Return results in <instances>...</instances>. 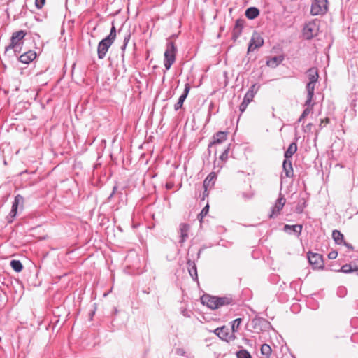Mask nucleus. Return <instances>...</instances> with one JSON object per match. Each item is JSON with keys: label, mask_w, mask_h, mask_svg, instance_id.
Returning a JSON list of instances; mask_svg holds the SVG:
<instances>
[{"label": "nucleus", "mask_w": 358, "mask_h": 358, "mask_svg": "<svg viewBox=\"0 0 358 358\" xmlns=\"http://www.w3.org/2000/svg\"><path fill=\"white\" fill-rule=\"evenodd\" d=\"M116 28L113 24L110 34L98 44L97 55L99 59H103L108 51L109 48L112 45L116 38Z\"/></svg>", "instance_id": "nucleus-1"}, {"label": "nucleus", "mask_w": 358, "mask_h": 358, "mask_svg": "<svg viewBox=\"0 0 358 358\" xmlns=\"http://www.w3.org/2000/svg\"><path fill=\"white\" fill-rule=\"evenodd\" d=\"M177 50V47L175 45V43L169 39L166 43L164 59V65L166 71L169 70L171 66L175 62Z\"/></svg>", "instance_id": "nucleus-2"}, {"label": "nucleus", "mask_w": 358, "mask_h": 358, "mask_svg": "<svg viewBox=\"0 0 358 358\" xmlns=\"http://www.w3.org/2000/svg\"><path fill=\"white\" fill-rule=\"evenodd\" d=\"M27 35V31L24 30H20L13 33L10 38V43L6 48V51L9 49H13L15 52H20L23 44V39Z\"/></svg>", "instance_id": "nucleus-3"}, {"label": "nucleus", "mask_w": 358, "mask_h": 358, "mask_svg": "<svg viewBox=\"0 0 358 358\" xmlns=\"http://www.w3.org/2000/svg\"><path fill=\"white\" fill-rule=\"evenodd\" d=\"M328 10L327 0H313L311 4L310 13L312 15H324Z\"/></svg>", "instance_id": "nucleus-4"}, {"label": "nucleus", "mask_w": 358, "mask_h": 358, "mask_svg": "<svg viewBox=\"0 0 358 358\" xmlns=\"http://www.w3.org/2000/svg\"><path fill=\"white\" fill-rule=\"evenodd\" d=\"M318 25L315 20L308 22L305 24L303 29V36L307 40L312 39L317 34Z\"/></svg>", "instance_id": "nucleus-5"}, {"label": "nucleus", "mask_w": 358, "mask_h": 358, "mask_svg": "<svg viewBox=\"0 0 358 358\" xmlns=\"http://www.w3.org/2000/svg\"><path fill=\"white\" fill-rule=\"evenodd\" d=\"M307 257L309 264L312 266L313 269H322L324 268V264L322 255L308 252Z\"/></svg>", "instance_id": "nucleus-6"}, {"label": "nucleus", "mask_w": 358, "mask_h": 358, "mask_svg": "<svg viewBox=\"0 0 358 358\" xmlns=\"http://www.w3.org/2000/svg\"><path fill=\"white\" fill-rule=\"evenodd\" d=\"M214 333L222 341L231 342L236 338L234 334L230 333L229 329L226 326L218 327L214 330Z\"/></svg>", "instance_id": "nucleus-7"}, {"label": "nucleus", "mask_w": 358, "mask_h": 358, "mask_svg": "<svg viewBox=\"0 0 358 358\" xmlns=\"http://www.w3.org/2000/svg\"><path fill=\"white\" fill-rule=\"evenodd\" d=\"M24 197L20 194H17L15 196L14 201L12 203L11 210L6 217L7 222L11 223L17 213V209L20 204H23Z\"/></svg>", "instance_id": "nucleus-8"}, {"label": "nucleus", "mask_w": 358, "mask_h": 358, "mask_svg": "<svg viewBox=\"0 0 358 358\" xmlns=\"http://www.w3.org/2000/svg\"><path fill=\"white\" fill-rule=\"evenodd\" d=\"M264 45V38L261 34L257 31H254L252 34L248 52H252L258 48L262 47Z\"/></svg>", "instance_id": "nucleus-9"}, {"label": "nucleus", "mask_w": 358, "mask_h": 358, "mask_svg": "<svg viewBox=\"0 0 358 358\" xmlns=\"http://www.w3.org/2000/svg\"><path fill=\"white\" fill-rule=\"evenodd\" d=\"M285 202V198L280 194L279 198L275 201V204L271 208V213L269 215V218H273L278 216L284 207Z\"/></svg>", "instance_id": "nucleus-10"}, {"label": "nucleus", "mask_w": 358, "mask_h": 358, "mask_svg": "<svg viewBox=\"0 0 358 358\" xmlns=\"http://www.w3.org/2000/svg\"><path fill=\"white\" fill-rule=\"evenodd\" d=\"M244 23L245 20L243 19H238L236 20L235 24L232 29L231 35V39L234 41H236L241 36L244 27Z\"/></svg>", "instance_id": "nucleus-11"}, {"label": "nucleus", "mask_w": 358, "mask_h": 358, "mask_svg": "<svg viewBox=\"0 0 358 358\" xmlns=\"http://www.w3.org/2000/svg\"><path fill=\"white\" fill-rule=\"evenodd\" d=\"M283 174L286 178H292L294 176V170L290 159H284L282 162V173L281 174V178L283 177Z\"/></svg>", "instance_id": "nucleus-12"}, {"label": "nucleus", "mask_w": 358, "mask_h": 358, "mask_svg": "<svg viewBox=\"0 0 358 358\" xmlns=\"http://www.w3.org/2000/svg\"><path fill=\"white\" fill-rule=\"evenodd\" d=\"M190 229V226L189 224L187 223H181L179 227V233H180V239L178 242L182 245L183 244L187 239L188 238L189 236V231Z\"/></svg>", "instance_id": "nucleus-13"}, {"label": "nucleus", "mask_w": 358, "mask_h": 358, "mask_svg": "<svg viewBox=\"0 0 358 358\" xmlns=\"http://www.w3.org/2000/svg\"><path fill=\"white\" fill-rule=\"evenodd\" d=\"M303 226L301 224H285L283 231L289 234H294L297 237H299L302 232Z\"/></svg>", "instance_id": "nucleus-14"}, {"label": "nucleus", "mask_w": 358, "mask_h": 358, "mask_svg": "<svg viewBox=\"0 0 358 358\" xmlns=\"http://www.w3.org/2000/svg\"><path fill=\"white\" fill-rule=\"evenodd\" d=\"M227 131H217L213 136V141L208 145V150L210 148L215 144H220L226 141L227 137Z\"/></svg>", "instance_id": "nucleus-15"}, {"label": "nucleus", "mask_w": 358, "mask_h": 358, "mask_svg": "<svg viewBox=\"0 0 358 358\" xmlns=\"http://www.w3.org/2000/svg\"><path fill=\"white\" fill-rule=\"evenodd\" d=\"M215 300L216 296L208 294H205L201 297L202 303L206 305L212 310L217 309V303Z\"/></svg>", "instance_id": "nucleus-16"}, {"label": "nucleus", "mask_w": 358, "mask_h": 358, "mask_svg": "<svg viewBox=\"0 0 358 358\" xmlns=\"http://www.w3.org/2000/svg\"><path fill=\"white\" fill-rule=\"evenodd\" d=\"M315 83V82H308L306 85L307 99L304 103L305 106H309L313 101Z\"/></svg>", "instance_id": "nucleus-17"}, {"label": "nucleus", "mask_w": 358, "mask_h": 358, "mask_svg": "<svg viewBox=\"0 0 358 358\" xmlns=\"http://www.w3.org/2000/svg\"><path fill=\"white\" fill-rule=\"evenodd\" d=\"M189 90H190V85L189 83H186L185 85V89L183 91V93L179 97L178 102L174 105L175 110H178L180 108H182L183 103L189 94Z\"/></svg>", "instance_id": "nucleus-18"}, {"label": "nucleus", "mask_w": 358, "mask_h": 358, "mask_svg": "<svg viewBox=\"0 0 358 358\" xmlns=\"http://www.w3.org/2000/svg\"><path fill=\"white\" fill-rule=\"evenodd\" d=\"M36 57V53L34 50H29L21 55L19 60L24 64H29Z\"/></svg>", "instance_id": "nucleus-19"}, {"label": "nucleus", "mask_w": 358, "mask_h": 358, "mask_svg": "<svg viewBox=\"0 0 358 358\" xmlns=\"http://www.w3.org/2000/svg\"><path fill=\"white\" fill-rule=\"evenodd\" d=\"M254 98V93L251 92H247L244 96L242 103L239 106V110L243 113L247 108L248 104L252 101Z\"/></svg>", "instance_id": "nucleus-20"}, {"label": "nucleus", "mask_w": 358, "mask_h": 358, "mask_svg": "<svg viewBox=\"0 0 358 358\" xmlns=\"http://www.w3.org/2000/svg\"><path fill=\"white\" fill-rule=\"evenodd\" d=\"M187 266L190 276L194 281L198 282L197 268L195 262L189 259L187 262Z\"/></svg>", "instance_id": "nucleus-21"}, {"label": "nucleus", "mask_w": 358, "mask_h": 358, "mask_svg": "<svg viewBox=\"0 0 358 358\" xmlns=\"http://www.w3.org/2000/svg\"><path fill=\"white\" fill-rule=\"evenodd\" d=\"M215 301H217V308H219L222 306H227V305L234 303V300L233 299L232 296L230 295L224 296H222V297L216 296Z\"/></svg>", "instance_id": "nucleus-22"}, {"label": "nucleus", "mask_w": 358, "mask_h": 358, "mask_svg": "<svg viewBox=\"0 0 358 358\" xmlns=\"http://www.w3.org/2000/svg\"><path fill=\"white\" fill-rule=\"evenodd\" d=\"M216 178L217 176L215 172L209 173L203 181L204 189L212 188L215 185Z\"/></svg>", "instance_id": "nucleus-23"}, {"label": "nucleus", "mask_w": 358, "mask_h": 358, "mask_svg": "<svg viewBox=\"0 0 358 358\" xmlns=\"http://www.w3.org/2000/svg\"><path fill=\"white\" fill-rule=\"evenodd\" d=\"M297 151V144L296 142L292 143L284 153L285 159H290L293 155Z\"/></svg>", "instance_id": "nucleus-24"}, {"label": "nucleus", "mask_w": 358, "mask_h": 358, "mask_svg": "<svg viewBox=\"0 0 358 358\" xmlns=\"http://www.w3.org/2000/svg\"><path fill=\"white\" fill-rule=\"evenodd\" d=\"M246 17L249 20H253L259 15V10L256 7L248 8L245 13Z\"/></svg>", "instance_id": "nucleus-25"}, {"label": "nucleus", "mask_w": 358, "mask_h": 358, "mask_svg": "<svg viewBox=\"0 0 358 358\" xmlns=\"http://www.w3.org/2000/svg\"><path fill=\"white\" fill-rule=\"evenodd\" d=\"M307 76L309 79V82L317 83L319 76L317 69L316 68H310L307 71Z\"/></svg>", "instance_id": "nucleus-26"}, {"label": "nucleus", "mask_w": 358, "mask_h": 358, "mask_svg": "<svg viewBox=\"0 0 358 358\" xmlns=\"http://www.w3.org/2000/svg\"><path fill=\"white\" fill-rule=\"evenodd\" d=\"M332 238L338 245H341L344 242V236L338 230L335 229L332 231Z\"/></svg>", "instance_id": "nucleus-27"}, {"label": "nucleus", "mask_w": 358, "mask_h": 358, "mask_svg": "<svg viewBox=\"0 0 358 358\" xmlns=\"http://www.w3.org/2000/svg\"><path fill=\"white\" fill-rule=\"evenodd\" d=\"M282 60L283 58L281 57H273L266 61V64L270 67L275 68L278 66Z\"/></svg>", "instance_id": "nucleus-28"}, {"label": "nucleus", "mask_w": 358, "mask_h": 358, "mask_svg": "<svg viewBox=\"0 0 358 358\" xmlns=\"http://www.w3.org/2000/svg\"><path fill=\"white\" fill-rule=\"evenodd\" d=\"M272 352L271 348L268 344H263L261 347V353L265 356L266 358H269Z\"/></svg>", "instance_id": "nucleus-29"}, {"label": "nucleus", "mask_w": 358, "mask_h": 358, "mask_svg": "<svg viewBox=\"0 0 358 358\" xmlns=\"http://www.w3.org/2000/svg\"><path fill=\"white\" fill-rule=\"evenodd\" d=\"M10 266L16 272H20L23 269L22 264L20 260H12L10 262Z\"/></svg>", "instance_id": "nucleus-30"}, {"label": "nucleus", "mask_w": 358, "mask_h": 358, "mask_svg": "<svg viewBox=\"0 0 358 358\" xmlns=\"http://www.w3.org/2000/svg\"><path fill=\"white\" fill-rule=\"evenodd\" d=\"M314 104L315 103H312L311 102L309 106H306V108L303 110L302 114L301 115L300 117L299 118L298 122H301L313 111V107Z\"/></svg>", "instance_id": "nucleus-31"}, {"label": "nucleus", "mask_w": 358, "mask_h": 358, "mask_svg": "<svg viewBox=\"0 0 358 358\" xmlns=\"http://www.w3.org/2000/svg\"><path fill=\"white\" fill-rule=\"evenodd\" d=\"M306 206L307 204L306 199L304 198L301 199L296 206V212L299 214L301 213Z\"/></svg>", "instance_id": "nucleus-32"}, {"label": "nucleus", "mask_w": 358, "mask_h": 358, "mask_svg": "<svg viewBox=\"0 0 358 358\" xmlns=\"http://www.w3.org/2000/svg\"><path fill=\"white\" fill-rule=\"evenodd\" d=\"M241 322V318H236L231 322V331L233 334H234L235 332H238Z\"/></svg>", "instance_id": "nucleus-33"}, {"label": "nucleus", "mask_w": 358, "mask_h": 358, "mask_svg": "<svg viewBox=\"0 0 358 358\" xmlns=\"http://www.w3.org/2000/svg\"><path fill=\"white\" fill-rule=\"evenodd\" d=\"M236 357L237 358H252L250 352L245 349H242L236 352Z\"/></svg>", "instance_id": "nucleus-34"}, {"label": "nucleus", "mask_w": 358, "mask_h": 358, "mask_svg": "<svg viewBox=\"0 0 358 358\" xmlns=\"http://www.w3.org/2000/svg\"><path fill=\"white\" fill-rule=\"evenodd\" d=\"M354 266H352L351 264H346L342 266L339 271L343 272L344 273H350L354 272Z\"/></svg>", "instance_id": "nucleus-35"}, {"label": "nucleus", "mask_w": 358, "mask_h": 358, "mask_svg": "<svg viewBox=\"0 0 358 358\" xmlns=\"http://www.w3.org/2000/svg\"><path fill=\"white\" fill-rule=\"evenodd\" d=\"M208 211L209 205L206 204V206L201 210V213L198 215L200 222H202L203 218L208 214Z\"/></svg>", "instance_id": "nucleus-36"}, {"label": "nucleus", "mask_w": 358, "mask_h": 358, "mask_svg": "<svg viewBox=\"0 0 358 358\" xmlns=\"http://www.w3.org/2000/svg\"><path fill=\"white\" fill-rule=\"evenodd\" d=\"M240 196H241V198L243 199H244L245 201H247L253 197L254 193L251 191L246 192H243L240 193Z\"/></svg>", "instance_id": "nucleus-37"}, {"label": "nucleus", "mask_w": 358, "mask_h": 358, "mask_svg": "<svg viewBox=\"0 0 358 358\" xmlns=\"http://www.w3.org/2000/svg\"><path fill=\"white\" fill-rule=\"evenodd\" d=\"M130 38H131V34H130V32H129L124 37L123 45L121 46V50L122 52H124L125 50Z\"/></svg>", "instance_id": "nucleus-38"}, {"label": "nucleus", "mask_w": 358, "mask_h": 358, "mask_svg": "<svg viewBox=\"0 0 358 358\" xmlns=\"http://www.w3.org/2000/svg\"><path fill=\"white\" fill-rule=\"evenodd\" d=\"M228 153H229V148H227V149H225L223 152L221 154V155L220 156V159L222 161V162H224L227 160V157H228Z\"/></svg>", "instance_id": "nucleus-39"}, {"label": "nucleus", "mask_w": 358, "mask_h": 358, "mask_svg": "<svg viewBox=\"0 0 358 358\" xmlns=\"http://www.w3.org/2000/svg\"><path fill=\"white\" fill-rule=\"evenodd\" d=\"M45 2V0H35V6L38 9L43 8Z\"/></svg>", "instance_id": "nucleus-40"}, {"label": "nucleus", "mask_w": 358, "mask_h": 358, "mask_svg": "<svg viewBox=\"0 0 358 358\" xmlns=\"http://www.w3.org/2000/svg\"><path fill=\"white\" fill-rule=\"evenodd\" d=\"M329 122H330V119L329 117L322 119L320 120V124L319 125L320 129H322L323 128V124L326 125V124H328Z\"/></svg>", "instance_id": "nucleus-41"}, {"label": "nucleus", "mask_w": 358, "mask_h": 358, "mask_svg": "<svg viewBox=\"0 0 358 358\" xmlns=\"http://www.w3.org/2000/svg\"><path fill=\"white\" fill-rule=\"evenodd\" d=\"M337 256H338V252L336 250H333L328 254V258L329 259H334L337 257Z\"/></svg>", "instance_id": "nucleus-42"}, {"label": "nucleus", "mask_w": 358, "mask_h": 358, "mask_svg": "<svg viewBox=\"0 0 358 358\" xmlns=\"http://www.w3.org/2000/svg\"><path fill=\"white\" fill-rule=\"evenodd\" d=\"M176 354L178 356H185V351L184 349L178 348L176 350Z\"/></svg>", "instance_id": "nucleus-43"}, {"label": "nucleus", "mask_w": 358, "mask_h": 358, "mask_svg": "<svg viewBox=\"0 0 358 358\" xmlns=\"http://www.w3.org/2000/svg\"><path fill=\"white\" fill-rule=\"evenodd\" d=\"M259 88V86H257V84H253L250 87V90L248 92H251L254 93V94L257 92V90Z\"/></svg>", "instance_id": "nucleus-44"}, {"label": "nucleus", "mask_w": 358, "mask_h": 358, "mask_svg": "<svg viewBox=\"0 0 358 358\" xmlns=\"http://www.w3.org/2000/svg\"><path fill=\"white\" fill-rule=\"evenodd\" d=\"M213 108H214V103L213 102H211L210 103L209 108H208V119H210L211 117V112H212V110L213 109Z\"/></svg>", "instance_id": "nucleus-45"}, {"label": "nucleus", "mask_w": 358, "mask_h": 358, "mask_svg": "<svg viewBox=\"0 0 358 358\" xmlns=\"http://www.w3.org/2000/svg\"><path fill=\"white\" fill-rule=\"evenodd\" d=\"M117 189V187L116 185H115V186L113 187V192H112V193H111V194H110V196L108 197V201L111 200V199H112V198H113V196H114V194H115V192H116Z\"/></svg>", "instance_id": "nucleus-46"}, {"label": "nucleus", "mask_w": 358, "mask_h": 358, "mask_svg": "<svg viewBox=\"0 0 358 358\" xmlns=\"http://www.w3.org/2000/svg\"><path fill=\"white\" fill-rule=\"evenodd\" d=\"M338 292L340 296H341V294L343 296L345 293V289L344 287H340Z\"/></svg>", "instance_id": "nucleus-47"}, {"label": "nucleus", "mask_w": 358, "mask_h": 358, "mask_svg": "<svg viewBox=\"0 0 358 358\" xmlns=\"http://www.w3.org/2000/svg\"><path fill=\"white\" fill-rule=\"evenodd\" d=\"M342 244L345 245L350 250H353V249H354L353 246L351 244H350L348 243H346L345 241H344V242Z\"/></svg>", "instance_id": "nucleus-48"}, {"label": "nucleus", "mask_w": 358, "mask_h": 358, "mask_svg": "<svg viewBox=\"0 0 358 358\" xmlns=\"http://www.w3.org/2000/svg\"><path fill=\"white\" fill-rule=\"evenodd\" d=\"M27 4H24L23 6H22V9L20 12V14L21 15H23L24 16L26 15V11H25V8H27Z\"/></svg>", "instance_id": "nucleus-49"}, {"label": "nucleus", "mask_w": 358, "mask_h": 358, "mask_svg": "<svg viewBox=\"0 0 358 358\" xmlns=\"http://www.w3.org/2000/svg\"><path fill=\"white\" fill-rule=\"evenodd\" d=\"M208 196V189H204V191L203 192V200L205 199V197L206 196Z\"/></svg>", "instance_id": "nucleus-50"}, {"label": "nucleus", "mask_w": 358, "mask_h": 358, "mask_svg": "<svg viewBox=\"0 0 358 358\" xmlns=\"http://www.w3.org/2000/svg\"><path fill=\"white\" fill-rule=\"evenodd\" d=\"M172 187H173V184H171V183H166V188L167 189H171V188H172Z\"/></svg>", "instance_id": "nucleus-51"}, {"label": "nucleus", "mask_w": 358, "mask_h": 358, "mask_svg": "<svg viewBox=\"0 0 358 358\" xmlns=\"http://www.w3.org/2000/svg\"><path fill=\"white\" fill-rule=\"evenodd\" d=\"M354 272H355L356 275L358 276V266H354Z\"/></svg>", "instance_id": "nucleus-52"}, {"label": "nucleus", "mask_w": 358, "mask_h": 358, "mask_svg": "<svg viewBox=\"0 0 358 358\" xmlns=\"http://www.w3.org/2000/svg\"><path fill=\"white\" fill-rule=\"evenodd\" d=\"M182 314H183V315H184V316H185V317H189V315H187V313H186V310H183V311H182Z\"/></svg>", "instance_id": "nucleus-53"}, {"label": "nucleus", "mask_w": 358, "mask_h": 358, "mask_svg": "<svg viewBox=\"0 0 358 358\" xmlns=\"http://www.w3.org/2000/svg\"><path fill=\"white\" fill-rule=\"evenodd\" d=\"M312 126H313V124H312L311 123H309V124H308L306 125V127H308V128L310 129Z\"/></svg>", "instance_id": "nucleus-54"}]
</instances>
